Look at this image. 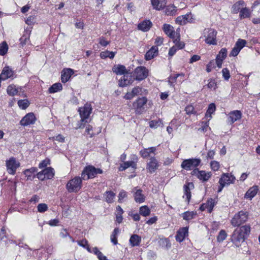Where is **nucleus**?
Wrapping results in <instances>:
<instances>
[{"instance_id":"nucleus-1","label":"nucleus","mask_w":260,"mask_h":260,"mask_svg":"<svg viewBox=\"0 0 260 260\" xmlns=\"http://www.w3.org/2000/svg\"><path fill=\"white\" fill-rule=\"evenodd\" d=\"M250 233V226L242 225L235 230L231 237V241L237 247L241 245Z\"/></svg>"},{"instance_id":"nucleus-2","label":"nucleus","mask_w":260,"mask_h":260,"mask_svg":"<svg viewBox=\"0 0 260 260\" xmlns=\"http://www.w3.org/2000/svg\"><path fill=\"white\" fill-rule=\"evenodd\" d=\"M217 31L210 28H205L203 32L205 42L209 45H216Z\"/></svg>"},{"instance_id":"nucleus-3","label":"nucleus","mask_w":260,"mask_h":260,"mask_svg":"<svg viewBox=\"0 0 260 260\" xmlns=\"http://www.w3.org/2000/svg\"><path fill=\"white\" fill-rule=\"evenodd\" d=\"M248 219V213L244 211H240L236 214L231 220V224L234 226H239L245 222Z\"/></svg>"},{"instance_id":"nucleus-4","label":"nucleus","mask_w":260,"mask_h":260,"mask_svg":"<svg viewBox=\"0 0 260 260\" xmlns=\"http://www.w3.org/2000/svg\"><path fill=\"white\" fill-rule=\"evenodd\" d=\"M103 171L100 169H96L93 166L86 167L83 171L81 178L84 180L93 178L98 174H102Z\"/></svg>"},{"instance_id":"nucleus-5","label":"nucleus","mask_w":260,"mask_h":260,"mask_svg":"<svg viewBox=\"0 0 260 260\" xmlns=\"http://www.w3.org/2000/svg\"><path fill=\"white\" fill-rule=\"evenodd\" d=\"M82 187V180L79 177H75L67 184L66 187L70 192H77Z\"/></svg>"},{"instance_id":"nucleus-6","label":"nucleus","mask_w":260,"mask_h":260,"mask_svg":"<svg viewBox=\"0 0 260 260\" xmlns=\"http://www.w3.org/2000/svg\"><path fill=\"white\" fill-rule=\"evenodd\" d=\"M201 162L200 158H190L184 160L181 165V167L186 170H190L199 166Z\"/></svg>"},{"instance_id":"nucleus-7","label":"nucleus","mask_w":260,"mask_h":260,"mask_svg":"<svg viewBox=\"0 0 260 260\" xmlns=\"http://www.w3.org/2000/svg\"><path fill=\"white\" fill-rule=\"evenodd\" d=\"M92 107L90 104L86 103L83 107L79 109V112L82 122H87V119L91 113Z\"/></svg>"},{"instance_id":"nucleus-8","label":"nucleus","mask_w":260,"mask_h":260,"mask_svg":"<svg viewBox=\"0 0 260 260\" xmlns=\"http://www.w3.org/2000/svg\"><path fill=\"white\" fill-rule=\"evenodd\" d=\"M54 176V169L51 167H48L38 173L36 175L37 177L41 181L45 179H51Z\"/></svg>"},{"instance_id":"nucleus-9","label":"nucleus","mask_w":260,"mask_h":260,"mask_svg":"<svg viewBox=\"0 0 260 260\" xmlns=\"http://www.w3.org/2000/svg\"><path fill=\"white\" fill-rule=\"evenodd\" d=\"M148 70L144 67L140 66L136 68L134 71L135 80L141 81L147 77Z\"/></svg>"},{"instance_id":"nucleus-10","label":"nucleus","mask_w":260,"mask_h":260,"mask_svg":"<svg viewBox=\"0 0 260 260\" xmlns=\"http://www.w3.org/2000/svg\"><path fill=\"white\" fill-rule=\"evenodd\" d=\"M6 167L8 172L10 174L14 175L16 170L20 167V163L14 157H11L6 160Z\"/></svg>"},{"instance_id":"nucleus-11","label":"nucleus","mask_w":260,"mask_h":260,"mask_svg":"<svg viewBox=\"0 0 260 260\" xmlns=\"http://www.w3.org/2000/svg\"><path fill=\"white\" fill-rule=\"evenodd\" d=\"M138 157L135 155L131 156V160L124 162L120 165L119 171H123L129 167L136 169L137 168V163L138 162Z\"/></svg>"},{"instance_id":"nucleus-12","label":"nucleus","mask_w":260,"mask_h":260,"mask_svg":"<svg viewBox=\"0 0 260 260\" xmlns=\"http://www.w3.org/2000/svg\"><path fill=\"white\" fill-rule=\"evenodd\" d=\"M147 99L145 97L138 99L134 103L133 107L136 113L141 114L144 109V106L146 104Z\"/></svg>"},{"instance_id":"nucleus-13","label":"nucleus","mask_w":260,"mask_h":260,"mask_svg":"<svg viewBox=\"0 0 260 260\" xmlns=\"http://www.w3.org/2000/svg\"><path fill=\"white\" fill-rule=\"evenodd\" d=\"M193 21V19L191 13L178 16L176 19V23L181 25H184L188 22L191 23Z\"/></svg>"},{"instance_id":"nucleus-14","label":"nucleus","mask_w":260,"mask_h":260,"mask_svg":"<svg viewBox=\"0 0 260 260\" xmlns=\"http://www.w3.org/2000/svg\"><path fill=\"white\" fill-rule=\"evenodd\" d=\"M192 175H196L200 180L204 182L208 181L212 175L211 172H206L205 171H199L197 169H194L193 170Z\"/></svg>"},{"instance_id":"nucleus-15","label":"nucleus","mask_w":260,"mask_h":260,"mask_svg":"<svg viewBox=\"0 0 260 260\" xmlns=\"http://www.w3.org/2000/svg\"><path fill=\"white\" fill-rule=\"evenodd\" d=\"M134 80V77L131 74L126 73L119 80L118 84L120 87H125L132 84Z\"/></svg>"},{"instance_id":"nucleus-16","label":"nucleus","mask_w":260,"mask_h":260,"mask_svg":"<svg viewBox=\"0 0 260 260\" xmlns=\"http://www.w3.org/2000/svg\"><path fill=\"white\" fill-rule=\"evenodd\" d=\"M236 178L234 176L229 173H223L219 180V182L224 184L225 186H228L234 183Z\"/></svg>"},{"instance_id":"nucleus-17","label":"nucleus","mask_w":260,"mask_h":260,"mask_svg":"<svg viewBox=\"0 0 260 260\" xmlns=\"http://www.w3.org/2000/svg\"><path fill=\"white\" fill-rule=\"evenodd\" d=\"M227 49L225 48H222L217 54L216 57V63L218 68H221L223 60L227 56Z\"/></svg>"},{"instance_id":"nucleus-18","label":"nucleus","mask_w":260,"mask_h":260,"mask_svg":"<svg viewBox=\"0 0 260 260\" xmlns=\"http://www.w3.org/2000/svg\"><path fill=\"white\" fill-rule=\"evenodd\" d=\"M36 121V117L34 113H29L26 114L21 120L20 123L23 126H27L33 124Z\"/></svg>"},{"instance_id":"nucleus-19","label":"nucleus","mask_w":260,"mask_h":260,"mask_svg":"<svg viewBox=\"0 0 260 260\" xmlns=\"http://www.w3.org/2000/svg\"><path fill=\"white\" fill-rule=\"evenodd\" d=\"M132 192L134 194V197L136 202L142 203L145 201V196L142 193V190L135 187Z\"/></svg>"},{"instance_id":"nucleus-20","label":"nucleus","mask_w":260,"mask_h":260,"mask_svg":"<svg viewBox=\"0 0 260 260\" xmlns=\"http://www.w3.org/2000/svg\"><path fill=\"white\" fill-rule=\"evenodd\" d=\"M163 30L170 38L175 39L176 37H178L179 34L175 32L173 27L170 24H165L163 26Z\"/></svg>"},{"instance_id":"nucleus-21","label":"nucleus","mask_w":260,"mask_h":260,"mask_svg":"<svg viewBox=\"0 0 260 260\" xmlns=\"http://www.w3.org/2000/svg\"><path fill=\"white\" fill-rule=\"evenodd\" d=\"M142 88L139 86H136L133 88L131 92H127L126 94L124 95V98L126 100H131L137 95L142 94Z\"/></svg>"},{"instance_id":"nucleus-22","label":"nucleus","mask_w":260,"mask_h":260,"mask_svg":"<svg viewBox=\"0 0 260 260\" xmlns=\"http://www.w3.org/2000/svg\"><path fill=\"white\" fill-rule=\"evenodd\" d=\"M258 190V186L253 185L250 187L245 193L244 198L251 200L256 195Z\"/></svg>"},{"instance_id":"nucleus-23","label":"nucleus","mask_w":260,"mask_h":260,"mask_svg":"<svg viewBox=\"0 0 260 260\" xmlns=\"http://www.w3.org/2000/svg\"><path fill=\"white\" fill-rule=\"evenodd\" d=\"M159 165L157 160L153 157H151L149 162L147 164L146 169L152 173L154 172L158 168Z\"/></svg>"},{"instance_id":"nucleus-24","label":"nucleus","mask_w":260,"mask_h":260,"mask_svg":"<svg viewBox=\"0 0 260 260\" xmlns=\"http://www.w3.org/2000/svg\"><path fill=\"white\" fill-rule=\"evenodd\" d=\"M242 113L240 111L234 110L229 114L228 121L231 124L234 123L241 118Z\"/></svg>"},{"instance_id":"nucleus-25","label":"nucleus","mask_w":260,"mask_h":260,"mask_svg":"<svg viewBox=\"0 0 260 260\" xmlns=\"http://www.w3.org/2000/svg\"><path fill=\"white\" fill-rule=\"evenodd\" d=\"M14 72L9 67H5L0 75V79L5 80L13 76Z\"/></svg>"},{"instance_id":"nucleus-26","label":"nucleus","mask_w":260,"mask_h":260,"mask_svg":"<svg viewBox=\"0 0 260 260\" xmlns=\"http://www.w3.org/2000/svg\"><path fill=\"white\" fill-rule=\"evenodd\" d=\"M188 228L186 227L182 228L179 229L175 236L176 240L179 242H182L185 237L187 235Z\"/></svg>"},{"instance_id":"nucleus-27","label":"nucleus","mask_w":260,"mask_h":260,"mask_svg":"<svg viewBox=\"0 0 260 260\" xmlns=\"http://www.w3.org/2000/svg\"><path fill=\"white\" fill-rule=\"evenodd\" d=\"M38 171L36 167H31L30 169H26L23 171V174L27 178V180H32L35 179L36 175L35 174Z\"/></svg>"},{"instance_id":"nucleus-28","label":"nucleus","mask_w":260,"mask_h":260,"mask_svg":"<svg viewBox=\"0 0 260 260\" xmlns=\"http://www.w3.org/2000/svg\"><path fill=\"white\" fill-rule=\"evenodd\" d=\"M158 49L157 46H152L146 53L145 59L147 60L152 59L158 54Z\"/></svg>"},{"instance_id":"nucleus-29","label":"nucleus","mask_w":260,"mask_h":260,"mask_svg":"<svg viewBox=\"0 0 260 260\" xmlns=\"http://www.w3.org/2000/svg\"><path fill=\"white\" fill-rule=\"evenodd\" d=\"M74 74V71L71 69H67L64 70L61 74V81L63 83L67 82L70 78L71 76Z\"/></svg>"},{"instance_id":"nucleus-30","label":"nucleus","mask_w":260,"mask_h":260,"mask_svg":"<svg viewBox=\"0 0 260 260\" xmlns=\"http://www.w3.org/2000/svg\"><path fill=\"white\" fill-rule=\"evenodd\" d=\"M151 2L153 8L157 10L164 9L166 5L165 0H151Z\"/></svg>"},{"instance_id":"nucleus-31","label":"nucleus","mask_w":260,"mask_h":260,"mask_svg":"<svg viewBox=\"0 0 260 260\" xmlns=\"http://www.w3.org/2000/svg\"><path fill=\"white\" fill-rule=\"evenodd\" d=\"M193 187V184L192 183H188L185 184L183 186L184 195L185 196L186 200L188 203L191 198V188Z\"/></svg>"},{"instance_id":"nucleus-32","label":"nucleus","mask_w":260,"mask_h":260,"mask_svg":"<svg viewBox=\"0 0 260 260\" xmlns=\"http://www.w3.org/2000/svg\"><path fill=\"white\" fill-rule=\"evenodd\" d=\"M152 26V23L150 20H145L139 24L138 27L139 29L143 31H147Z\"/></svg>"},{"instance_id":"nucleus-33","label":"nucleus","mask_w":260,"mask_h":260,"mask_svg":"<svg viewBox=\"0 0 260 260\" xmlns=\"http://www.w3.org/2000/svg\"><path fill=\"white\" fill-rule=\"evenodd\" d=\"M112 71L117 75H124L127 73L125 66L123 65H115L112 68Z\"/></svg>"},{"instance_id":"nucleus-34","label":"nucleus","mask_w":260,"mask_h":260,"mask_svg":"<svg viewBox=\"0 0 260 260\" xmlns=\"http://www.w3.org/2000/svg\"><path fill=\"white\" fill-rule=\"evenodd\" d=\"M155 150L156 148L152 147L141 150L140 152V153L142 157H143V158H146L148 156H151V153H154Z\"/></svg>"},{"instance_id":"nucleus-35","label":"nucleus","mask_w":260,"mask_h":260,"mask_svg":"<svg viewBox=\"0 0 260 260\" xmlns=\"http://www.w3.org/2000/svg\"><path fill=\"white\" fill-rule=\"evenodd\" d=\"M141 241V237L136 234L133 235L129 239V243L132 247L139 245Z\"/></svg>"},{"instance_id":"nucleus-36","label":"nucleus","mask_w":260,"mask_h":260,"mask_svg":"<svg viewBox=\"0 0 260 260\" xmlns=\"http://www.w3.org/2000/svg\"><path fill=\"white\" fill-rule=\"evenodd\" d=\"M216 110V106L214 103H211L209 105L208 108L205 114V118L208 119L210 121L212 118L211 114H213Z\"/></svg>"},{"instance_id":"nucleus-37","label":"nucleus","mask_w":260,"mask_h":260,"mask_svg":"<svg viewBox=\"0 0 260 260\" xmlns=\"http://www.w3.org/2000/svg\"><path fill=\"white\" fill-rule=\"evenodd\" d=\"M116 221L118 223H120L122 222L123 220L122 214L123 213V211L120 206H118L116 207Z\"/></svg>"},{"instance_id":"nucleus-38","label":"nucleus","mask_w":260,"mask_h":260,"mask_svg":"<svg viewBox=\"0 0 260 260\" xmlns=\"http://www.w3.org/2000/svg\"><path fill=\"white\" fill-rule=\"evenodd\" d=\"M8 94L11 96L16 95L18 92V88L12 84L8 86L7 89Z\"/></svg>"},{"instance_id":"nucleus-39","label":"nucleus","mask_w":260,"mask_h":260,"mask_svg":"<svg viewBox=\"0 0 260 260\" xmlns=\"http://www.w3.org/2000/svg\"><path fill=\"white\" fill-rule=\"evenodd\" d=\"M197 213L194 211H187L182 214V218L184 220H190L192 219H193L194 217L196 216Z\"/></svg>"},{"instance_id":"nucleus-40","label":"nucleus","mask_w":260,"mask_h":260,"mask_svg":"<svg viewBox=\"0 0 260 260\" xmlns=\"http://www.w3.org/2000/svg\"><path fill=\"white\" fill-rule=\"evenodd\" d=\"M62 89V86L60 83H56L53 84L49 88V92L50 93H55Z\"/></svg>"},{"instance_id":"nucleus-41","label":"nucleus","mask_w":260,"mask_h":260,"mask_svg":"<svg viewBox=\"0 0 260 260\" xmlns=\"http://www.w3.org/2000/svg\"><path fill=\"white\" fill-rule=\"evenodd\" d=\"M115 55V52L106 50V51H102V52H101L100 57L102 59H105L107 57L112 59L114 57Z\"/></svg>"},{"instance_id":"nucleus-42","label":"nucleus","mask_w":260,"mask_h":260,"mask_svg":"<svg viewBox=\"0 0 260 260\" xmlns=\"http://www.w3.org/2000/svg\"><path fill=\"white\" fill-rule=\"evenodd\" d=\"M106 201L108 203H112L114 201L115 194L112 191H107L104 194Z\"/></svg>"},{"instance_id":"nucleus-43","label":"nucleus","mask_w":260,"mask_h":260,"mask_svg":"<svg viewBox=\"0 0 260 260\" xmlns=\"http://www.w3.org/2000/svg\"><path fill=\"white\" fill-rule=\"evenodd\" d=\"M206 204H207V210L209 213H211L214 207V206L216 204V202L214 199H210L208 200L206 203H205Z\"/></svg>"},{"instance_id":"nucleus-44","label":"nucleus","mask_w":260,"mask_h":260,"mask_svg":"<svg viewBox=\"0 0 260 260\" xmlns=\"http://www.w3.org/2000/svg\"><path fill=\"white\" fill-rule=\"evenodd\" d=\"M30 31L26 30L25 34L20 39V43L22 46L25 45L29 38Z\"/></svg>"},{"instance_id":"nucleus-45","label":"nucleus","mask_w":260,"mask_h":260,"mask_svg":"<svg viewBox=\"0 0 260 260\" xmlns=\"http://www.w3.org/2000/svg\"><path fill=\"white\" fill-rule=\"evenodd\" d=\"M8 45L6 42L4 41L2 43L0 44V55H5L8 51Z\"/></svg>"},{"instance_id":"nucleus-46","label":"nucleus","mask_w":260,"mask_h":260,"mask_svg":"<svg viewBox=\"0 0 260 260\" xmlns=\"http://www.w3.org/2000/svg\"><path fill=\"white\" fill-rule=\"evenodd\" d=\"M244 2L239 1L236 3L232 7V11L234 13H237L241 9V7L244 4Z\"/></svg>"},{"instance_id":"nucleus-47","label":"nucleus","mask_w":260,"mask_h":260,"mask_svg":"<svg viewBox=\"0 0 260 260\" xmlns=\"http://www.w3.org/2000/svg\"><path fill=\"white\" fill-rule=\"evenodd\" d=\"M173 42L175 44L176 48L177 47L179 49H181L184 47L185 44L183 42L180 41V36L178 35V37H176L175 39H173Z\"/></svg>"},{"instance_id":"nucleus-48","label":"nucleus","mask_w":260,"mask_h":260,"mask_svg":"<svg viewBox=\"0 0 260 260\" xmlns=\"http://www.w3.org/2000/svg\"><path fill=\"white\" fill-rule=\"evenodd\" d=\"M250 13L248 9L242 8L240 11V17L241 19L249 17Z\"/></svg>"},{"instance_id":"nucleus-49","label":"nucleus","mask_w":260,"mask_h":260,"mask_svg":"<svg viewBox=\"0 0 260 260\" xmlns=\"http://www.w3.org/2000/svg\"><path fill=\"white\" fill-rule=\"evenodd\" d=\"M119 233V229L115 228L114 230V231L111 236V241L114 245H116L117 244V236Z\"/></svg>"},{"instance_id":"nucleus-50","label":"nucleus","mask_w":260,"mask_h":260,"mask_svg":"<svg viewBox=\"0 0 260 260\" xmlns=\"http://www.w3.org/2000/svg\"><path fill=\"white\" fill-rule=\"evenodd\" d=\"M18 105L19 107L22 109H25L28 107L29 102L26 99L20 100L18 101Z\"/></svg>"},{"instance_id":"nucleus-51","label":"nucleus","mask_w":260,"mask_h":260,"mask_svg":"<svg viewBox=\"0 0 260 260\" xmlns=\"http://www.w3.org/2000/svg\"><path fill=\"white\" fill-rule=\"evenodd\" d=\"M140 213L143 216H147L150 214V210L147 206H144L140 207Z\"/></svg>"},{"instance_id":"nucleus-52","label":"nucleus","mask_w":260,"mask_h":260,"mask_svg":"<svg viewBox=\"0 0 260 260\" xmlns=\"http://www.w3.org/2000/svg\"><path fill=\"white\" fill-rule=\"evenodd\" d=\"M162 124V121L161 120L158 119L157 120H151L149 122V126L151 128H156L158 126H160Z\"/></svg>"},{"instance_id":"nucleus-53","label":"nucleus","mask_w":260,"mask_h":260,"mask_svg":"<svg viewBox=\"0 0 260 260\" xmlns=\"http://www.w3.org/2000/svg\"><path fill=\"white\" fill-rule=\"evenodd\" d=\"M160 244L162 247L169 249L171 247V244L169 240L167 238L161 239L160 240Z\"/></svg>"},{"instance_id":"nucleus-54","label":"nucleus","mask_w":260,"mask_h":260,"mask_svg":"<svg viewBox=\"0 0 260 260\" xmlns=\"http://www.w3.org/2000/svg\"><path fill=\"white\" fill-rule=\"evenodd\" d=\"M227 237V234L225 231L221 230L217 237V240L218 242H221L224 240Z\"/></svg>"},{"instance_id":"nucleus-55","label":"nucleus","mask_w":260,"mask_h":260,"mask_svg":"<svg viewBox=\"0 0 260 260\" xmlns=\"http://www.w3.org/2000/svg\"><path fill=\"white\" fill-rule=\"evenodd\" d=\"M38 211L40 213H44L48 209V207L46 204L41 203L37 206Z\"/></svg>"},{"instance_id":"nucleus-56","label":"nucleus","mask_w":260,"mask_h":260,"mask_svg":"<svg viewBox=\"0 0 260 260\" xmlns=\"http://www.w3.org/2000/svg\"><path fill=\"white\" fill-rule=\"evenodd\" d=\"M246 41L245 40L238 39L235 46L241 50L246 45Z\"/></svg>"},{"instance_id":"nucleus-57","label":"nucleus","mask_w":260,"mask_h":260,"mask_svg":"<svg viewBox=\"0 0 260 260\" xmlns=\"http://www.w3.org/2000/svg\"><path fill=\"white\" fill-rule=\"evenodd\" d=\"M210 167L211 169L214 171H218L220 167L219 162L215 160L211 161L210 162Z\"/></svg>"},{"instance_id":"nucleus-58","label":"nucleus","mask_w":260,"mask_h":260,"mask_svg":"<svg viewBox=\"0 0 260 260\" xmlns=\"http://www.w3.org/2000/svg\"><path fill=\"white\" fill-rule=\"evenodd\" d=\"M78 244L80 246H82L85 248H86V249L88 251H90V249L89 246L88 245V242L85 239V240L79 241H78Z\"/></svg>"},{"instance_id":"nucleus-59","label":"nucleus","mask_w":260,"mask_h":260,"mask_svg":"<svg viewBox=\"0 0 260 260\" xmlns=\"http://www.w3.org/2000/svg\"><path fill=\"white\" fill-rule=\"evenodd\" d=\"M50 163V159L49 158H46L42 160L39 165V168L40 169H43L45 168L47 165Z\"/></svg>"},{"instance_id":"nucleus-60","label":"nucleus","mask_w":260,"mask_h":260,"mask_svg":"<svg viewBox=\"0 0 260 260\" xmlns=\"http://www.w3.org/2000/svg\"><path fill=\"white\" fill-rule=\"evenodd\" d=\"M222 76L225 80H228L230 77V72L227 68H224L222 70Z\"/></svg>"},{"instance_id":"nucleus-61","label":"nucleus","mask_w":260,"mask_h":260,"mask_svg":"<svg viewBox=\"0 0 260 260\" xmlns=\"http://www.w3.org/2000/svg\"><path fill=\"white\" fill-rule=\"evenodd\" d=\"M180 75H181V74H175L174 76H170L168 80V82L170 85L176 82L177 78L180 76Z\"/></svg>"},{"instance_id":"nucleus-62","label":"nucleus","mask_w":260,"mask_h":260,"mask_svg":"<svg viewBox=\"0 0 260 260\" xmlns=\"http://www.w3.org/2000/svg\"><path fill=\"white\" fill-rule=\"evenodd\" d=\"M209 82L207 84V86L209 88H213L215 89L216 88V83L215 81L212 79L208 80Z\"/></svg>"},{"instance_id":"nucleus-63","label":"nucleus","mask_w":260,"mask_h":260,"mask_svg":"<svg viewBox=\"0 0 260 260\" xmlns=\"http://www.w3.org/2000/svg\"><path fill=\"white\" fill-rule=\"evenodd\" d=\"M240 51V50H239V49L237 48L235 46L230 53V56H236L239 54Z\"/></svg>"},{"instance_id":"nucleus-64","label":"nucleus","mask_w":260,"mask_h":260,"mask_svg":"<svg viewBox=\"0 0 260 260\" xmlns=\"http://www.w3.org/2000/svg\"><path fill=\"white\" fill-rule=\"evenodd\" d=\"M185 110L188 115L193 114L194 112V107L192 105H188L186 107Z\"/></svg>"}]
</instances>
